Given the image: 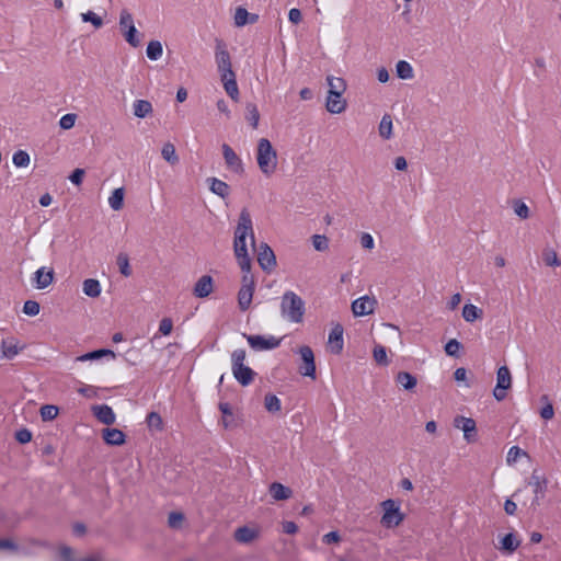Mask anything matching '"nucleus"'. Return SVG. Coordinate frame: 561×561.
<instances>
[{"instance_id":"338daca9","label":"nucleus","mask_w":561,"mask_h":561,"mask_svg":"<svg viewBox=\"0 0 561 561\" xmlns=\"http://www.w3.org/2000/svg\"><path fill=\"white\" fill-rule=\"evenodd\" d=\"M84 175V170L82 169H76L69 176V180L75 185H80L82 183Z\"/></svg>"},{"instance_id":"8fccbe9b","label":"nucleus","mask_w":561,"mask_h":561,"mask_svg":"<svg viewBox=\"0 0 561 561\" xmlns=\"http://www.w3.org/2000/svg\"><path fill=\"white\" fill-rule=\"evenodd\" d=\"M462 345L456 339L449 340L445 345V352L448 356L458 357Z\"/></svg>"},{"instance_id":"5fc2aeb1","label":"nucleus","mask_w":561,"mask_h":561,"mask_svg":"<svg viewBox=\"0 0 561 561\" xmlns=\"http://www.w3.org/2000/svg\"><path fill=\"white\" fill-rule=\"evenodd\" d=\"M146 421L150 428L162 430L163 422L159 413L150 412L147 415Z\"/></svg>"},{"instance_id":"39448f33","label":"nucleus","mask_w":561,"mask_h":561,"mask_svg":"<svg viewBox=\"0 0 561 561\" xmlns=\"http://www.w3.org/2000/svg\"><path fill=\"white\" fill-rule=\"evenodd\" d=\"M381 507L383 514L380 523L383 527L394 528L403 522L404 514L400 511V505L394 500L388 499L381 502Z\"/></svg>"},{"instance_id":"a19ab883","label":"nucleus","mask_w":561,"mask_h":561,"mask_svg":"<svg viewBox=\"0 0 561 561\" xmlns=\"http://www.w3.org/2000/svg\"><path fill=\"white\" fill-rule=\"evenodd\" d=\"M117 265L122 275L125 277H129L131 275V267L129 265V259L127 254L119 253L117 255Z\"/></svg>"},{"instance_id":"680f3d73","label":"nucleus","mask_w":561,"mask_h":561,"mask_svg":"<svg viewBox=\"0 0 561 561\" xmlns=\"http://www.w3.org/2000/svg\"><path fill=\"white\" fill-rule=\"evenodd\" d=\"M15 439L21 444H26L32 439V433L27 428L16 431Z\"/></svg>"},{"instance_id":"f257e3e1","label":"nucleus","mask_w":561,"mask_h":561,"mask_svg":"<svg viewBox=\"0 0 561 561\" xmlns=\"http://www.w3.org/2000/svg\"><path fill=\"white\" fill-rule=\"evenodd\" d=\"M247 238H250L251 245L254 248L255 237L252 218L249 210L243 208L239 215L233 240V251L241 271L251 270V259L247 249Z\"/></svg>"},{"instance_id":"c85d7f7f","label":"nucleus","mask_w":561,"mask_h":561,"mask_svg":"<svg viewBox=\"0 0 561 561\" xmlns=\"http://www.w3.org/2000/svg\"><path fill=\"white\" fill-rule=\"evenodd\" d=\"M82 290L87 296L95 298L101 294V284L98 279L88 278L83 282Z\"/></svg>"},{"instance_id":"20e7f679","label":"nucleus","mask_w":561,"mask_h":561,"mask_svg":"<svg viewBox=\"0 0 561 561\" xmlns=\"http://www.w3.org/2000/svg\"><path fill=\"white\" fill-rule=\"evenodd\" d=\"M245 351L243 348L234 350L231 353V370L234 379L242 386H249L255 376L253 369L247 365Z\"/></svg>"},{"instance_id":"a18cd8bd","label":"nucleus","mask_w":561,"mask_h":561,"mask_svg":"<svg viewBox=\"0 0 561 561\" xmlns=\"http://www.w3.org/2000/svg\"><path fill=\"white\" fill-rule=\"evenodd\" d=\"M19 354V347L12 341H3L2 343V356L12 359Z\"/></svg>"},{"instance_id":"a211bd4d","label":"nucleus","mask_w":561,"mask_h":561,"mask_svg":"<svg viewBox=\"0 0 561 561\" xmlns=\"http://www.w3.org/2000/svg\"><path fill=\"white\" fill-rule=\"evenodd\" d=\"M93 415L105 425H112L116 421V415L113 409L107 404L92 407Z\"/></svg>"},{"instance_id":"37998d69","label":"nucleus","mask_w":561,"mask_h":561,"mask_svg":"<svg viewBox=\"0 0 561 561\" xmlns=\"http://www.w3.org/2000/svg\"><path fill=\"white\" fill-rule=\"evenodd\" d=\"M234 24L238 27H242L249 24V12L243 7H238L234 13Z\"/></svg>"},{"instance_id":"49530a36","label":"nucleus","mask_w":561,"mask_h":561,"mask_svg":"<svg viewBox=\"0 0 561 561\" xmlns=\"http://www.w3.org/2000/svg\"><path fill=\"white\" fill-rule=\"evenodd\" d=\"M373 355H374V359L377 364L383 365V366L388 365L387 350L385 346L376 345L374 347Z\"/></svg>"},{"instance_id":"13d9d810","label":"nucleus","mask_w":561,"mask_h":561,"mask_svg":"<svg viewBox=\"0 0 561 561\" xmlns=\"http://www.w3.org/2000/svg\"><path fill=\"white\" fill-rule=\"evenodd\" d=\"M241 272H242L241 287L254 289L255 280H254V276L251 274V270L241 271Z\"/></svg>"},{"instance_id":"412c9836","label":"nucleus","mask_w":561,"mask_h":561,"mask_svg":"<svg viewBox=\"0 0 561 561\" xmlns=\"http://www.w3.org/2000/svg\"><path fill=\"white\" fill-rule=\"evenodd\" d=\"M220 80L224 84V89L226 91V93L233 100V101H238L239 100V89H238V84H237V80H236V73H229L227 75H222L220 76Z\"/></svg>"},{"instance_id":"ea45409f","label":"nucleus","mask_w":561,"mask_h":561,"mask_svg":"<svg viewBox=\"0 0 561 561\" xmlns=\"http://www.w3.org/2000/svg\"><path fill=\"white\" fill-rule=\"evenodd\" d=\"M30 161V154L25 150H18L13 153L12 162L16 168H26Z\"/></svg>"},{"instance_id":"0eeeda50","label":"nucleus","mask_w":561,"mask_h":561,"mask_svg":"<svg viewBox=\"0 0 561 561\" xmlns=\"http://www.w3.org/2000/svg\"><path fill=\"white\" fill-rule=\"evenodd\" d=\"M215 61L220 76L233 73L231 57L222 39H216Z\"/></svg>"},{"instance_id":"423d86ee","label":"nucleus","mask_w":561,"mask_h":561,"mask_svg":"<svg viewBox=\"0 0 561 561\" xmlns=\"http://www.w3.org/2000/svg\"><path fill=\"white\" fill-rule=\"evenodd\" d=\"M119 28L123 32L125 41L133 47H138L140 45V38L138 36V31L134 23V18L131 13L123 9L119 13Z\"/></svg>"},{"instance_id":"4d7b16f0","label":"nucleus","mask_w":561,"mask_h":561,"mask_svg":"<svg viewBox=\"0 0 561 561\" xmlns=\"http://www.w3.org/2000/svg\"><path fill=\"white\" fill-rule=\"evenodd\" d=\"M183 520L184 515L180 512H171L169 514L168 524L171 528H180Z\"/></svg>"},{"instance_id":"3c124183","label":"nucleus","mask_w":561,"mask_h":561,"mask_svg":"<svg viewBox=\"0 0 561 561\" xmlns=\"http://www.w3.org/2000/svg\"><path fill=\"white\" fill-rule=\"evenodd\" d=\"M58 415V408L46 404L41 408V416L44 421H51Z\"/></svg>"},{"instance_id":"de8ad7c7","label":"nucleus","mask_w":561,"mask_h":561,"mask_svg":"<svg viewBox=\"0 0 561 561\" xmlns=\"http://www.w3.org/2000/svg\"><path fill=\"white\" fill-rule=\"evenodd\" d=\"M543 261L548 266L557 267L561 265V261L553 249L545 250Z\"/></svg>"},{"instance_id":"5701e85b","label":"nucleus","mask_w":561,"mask_h":561,"mask_svg":"<svg viewBox=\"0 0 561 561\" xmlns=\"http://www.w3.org/2000/svg\"><path fill=\"white\" fill-rule=\"evenodd\" d=\"M270 493L275 501H284L291 496L293 492L288 486L279 482H273L270 485Z\"/></svg>"},{"instance_id":"cd10ccee","label":"nucleus","mask_w":561,"mask_h":561,"mask_svg":"<svg viewBox=\"0 0 561 561\" xmlns=\"http://www.w3.org/2000/svg\"><path fill=\"white\" fill-rule=\"evenodd\" d=\"M396 381L404 389V390H412L416 383L417 380L415 376L408 371H400L398 373L396 377Z\"/></svg>"},{"instance_id":"774afa93","label":"nucleus","mask_w":561,"mask_h":561,"mask_svg":"<svg viewBox=\"0 0 561 561\" xmlns=\"http://www.w3.org/2000/svg\"><path fill=\"white\" fill-rule=\"evenodd\" d=\"M59 554L64 561H76L72 559L73 550L68 546H61L59 548Z\"/></svg>"},{"instance_id":"ddd939ff","label":"nucleus","mask_w":561,"mask_h":561,"mask_svg":"<svg viewBox=\"0 0 561 561\" xmlns=\"http://www.w3.org/2000/svg\"><path fill=\"white\" fill-rule=\"evenodd\" d=\"M55 272L51 267H39L32 277V284L36 289L47 288L54 280Z\"/></svg>"},{"instance_id":"f704fd0d","label":"nucleus","mask_w":561,"mask_h":561,"mask_svg":"<svg viewBox=\"0 0 561 561\" xmlns=\"http://www.w3.org/2000/svg\"><path fill=\"white\" fill-rule=\"evenodd\" d=\"M379 135L383 139H390L392 136V118L389 114H385L379 123Z\"/></svg>"},{"instance_id":"69168bd1","label":"nucleus","mask_w":561,"mask_h":561,"mask_svg":"<svg viewBox=\"0 0 561 561\" xmlns=\"http://www.w3.org/2000/svg\"><path fill=\"white\" fill-rule=\"evenodd\" d=\"M360 244L364 249L371 250L375 247L374 238L368 232H363L360 234Z\"/></svg>"},{"instance_id":"bb28decb","label":"nucleus","mask_w":561,"mask_h":561,"mask_svg":"<svg viewBox=\"0 0 561 561\" xmlns=\"http://www.w3.org/2000/svg\"><path fill=\"white\" fill-rule=\"evenodd\" d=\"M254 289L241 287L238 293V305L241 311H247L252 302Z\"/></svg>"},{"instance_id":"473e14b6","label":"nucleus","mask_w":561,"mask_h":561,"mask_svg":"<svg viewBox=\"0 0 561 561\" xmlns=\"http://www.w3.org/2000/svg\"><path fill=\"white\" fill-rule=\"evenodd\" d=\"M124 188L118 187L112 192V195L108 197V205L113 210H119L124 205Z\"/></svg>"},{"instance_id":"6e6552de","label":"nucleus","mask_w":561,"mask_h":561,"mask_svg":"<svg viewBox=\"0 0 561 561\" xmlns=\"http://www.w3.org/2000/svg\"><path fill=\"white\" fill-rule=\"evenodd\" d=\"M249 345L256 352L275 350L279 346L280 340L273 335L243 334Z\"/></svg>"},{"instance_id":"e433bc0d","label":"nucleus","mask_w":561,"mask_h":561,"mask_svg":"<svg viewBox=\"0 0 561 561\" xmlns=\"http://www.w3.org/2000/svg\"><path fill=\"white\" fill-rule=\"evenodd\" d=\"M163 53L162 44L159 41H151L146 48L147 57L150 60H158Z\"/></svg>"},{"instance_id":"2f4dec72","label":"nucleus","mask_w":561,"mask_h":561,"mask_svg":"<svg viewBox=\"0 0 561 561\" xmlns=\"http://www.w3.org/2000/svg\"><path fill=\"white\" fill-rule=\"evenodd\" d=\"M329 91L328 93H344L346 90V83L344 79L334 77V76H328L327 77Z\"/></svg>"},{"instance_id":"dca6fc26","label":"nucleus","mask_w":561,"mask_h":561,"mask_svg":"<svg viewBox=\"0 0 561 561\" xmlns=\"http://www.w3.org/2000/svg\"><path fill=\"white\" fill-rule=\"evenodd\" d=\"M344 329L341 324H336L332 328L329 333L328 345L330 351L333 354H340L343 351L344 340H343Z\"/></svg>"},{"instance_id":"e2e57ef3","label":"nucleus","mask_w":561,"mask_h":561,"mask_svg":"<svg viewBox=\"0 0 561 561\" xmlns=\"http://www.w3.org/2000/svg\"><path fill=\"white\" fill-rule=\"evenodd\" d=\"M172 328H173L172 320L170 318H163L159 324V333H161L163 335H169L172 331Z\"/></svg>"},{"instance_id":"bf43d9fd","label":"nucleus","mask_w":561,"mask_h":561,"mask_svg":"<svg viewBox=\"0 0 561 561\" xmlns=\"http://www.w3.org/2000/svg\"><path fill=\"white\" fill-rule=\"evenodd\" d=\"M526 455H527L526 451L523 450L522 448H519L518 446H512L508 449L506 460L508 463L515 462L519 457L526 456Z\"/></svg>"},{"instance_id":"f3484780","label":"nucleus","mask_w":561,"mask_h":561,"mask_svg":"<svg viewBox=\"0 0 561 561\" xmlns=\"http://www.w3.org/2000/svg\"><path fill=\"white\" fill-rule=\"evenodd\" d=\"M214 290V280L210 275H203L195 283L193 288V295L197 298H206Z\"/></svg>"},{"instance_id":"f03ea898","label":"nucleus","mask_w":561,"mask_h":561,"mask_svg":"<svg viewBox=\"0 0 561 561\" xmlns=\"http://www.w3.org/2000/svg\"><path fill=\"white\" fill-rule=\"evenodd\" d=\"M306 311L305 301L293 290L283 294L280 300V314L293 323H300Z\"/></svg>"},{"instance_id":"9d476101","label":"nucleus","mask_w":561,"mask_h":561,"mask_svg":"<svg viewBox=\"0 0 561 561\" xmlns=\"http://www.w3.org/2000/svg\"><path fill=\"white\" fill-rule=\"evenodd\" d=\"M257 263L265 272H271L276 266V256L272 248L265 242L259 244Z\"/></svg>"},{"instance_id":"c756f323","label":"nucleus","mask_w":561,"mask_h":561,"mask_svg":"<svg viewBox=\"0 0 561 561\" xmlns=\"http://www.w3.org/2000/svg\"><path fill=\"white\" fill-rule=\"evenodd\" d=\"M496 385L497 388H511L512 376L511 371L506 366H501L496 373Z\"/></svg>"},{"instance_id":"6e6d98bb","label":"nucleus","mask_w":561,"mask_h":561,"mask_svg":"<svg viewBox=\"0 0 561 561\" xmlns=\"http://www.w3.org/2000/svg\"><path fill=\"white\" fill-rule=\"evenodd\" d=\"M77 115L72 113L65 114L59 119V126L61 129L68 130L75 126Z\"/></svg>"},{"instance_id":"7ed1b4c3","label":"nucleus","mask_w":561,"mask_h":561,"mask_svg":"<svg viewBox=\"0 0 561 561\" xmlns=\"http://www.w3.org/2000/svg\"><path fill=\"white\" fill-rule=\"evenodd\" d=\"M256 161L261 172L271 176L277 167V154L267 138H261L257 142Z\"/></svg>"},{"instance_id":"09e8293b","label":"nucleus","mask_w":561,"mask_h":561,"mask_svg":"<svg viewBox=\"0 0 561 561\" xmlns=\"http://www.w3.org/2000/svg\"><path fill=\"white\" fill-rule=\"evenodd\" d=\"M81 20L83 22H90L95 28H100L103 25L102 18L95 14L93 11L81 13Z\"/></svg>"},{"instance_id":"393cba45","label":"nucleus","mask_w":561,"mask_h":561,"mask_svg":"<svg viewBox=\"0 0 561 561\" xmlns=\"http://www.w3.org/2000/svg\"><path fill=\"white\" fill-rule=\"evenodd\" d=\"M208 182L210 183L209 190L217 196L225 198L229 195L230 190L229 185L226 182L217 178H209Z\"/></svg>"},{"instance_id":"a878e982","label":"nucleus","mask_w":561,"mask_h":561,"mask_svg":"<svg viewBox=\"0 0 561 561\" xmlns=\"http://www.w3.org/2000/svg\"><path fill=\"white\" fill-rule=\"evenodd\" d=\"M152 112V105L147 100H136L133 104V113L138 118H145Z\"/></svg>"},{"instance_id":"1a4fd4ad","label":"nucleus","mask_w":561,"mask_h":561,"mask_svg":"<svg viewBox=\"0 0 561 561\" xmlns=\"http://www.w3.org/2000/svg\"><path fill=\"white\" fill-rule=\"evenodd\" d=\"M528 484L534 488L533 504H539L545 499L548 489V479L538 469H534Z\"/></svg>"},{"instance_id":"72a5a7b5","label":"nucleus","mask_w":561,"mask_h":561,"mask_svg":"<svg viewBox=\"0 0 561 561\" xmlns=\"http://www.w3.org/2000/svg\"><path fill=\"white\" fill-rule=\"evenodd\" d=\"M483 312L480 308L472 304H467L462 309V317L467 322H473L482 317Z\"/></svg>"},{"instance_id":"b1692460","label":"nucleus","mask_w":561,"mask_h":561,"mask_svg":"<svg viewBox=\"0 0 561 561\" xmlns=\"http://www.w3.org/2000/svg\"><path fill=\"white\" fill-rule=\"evenodd\" d=\"M259 533L254 528H250L248 526H242L236 529L234 539L238 542L248 543L254 540L257 537Z\"/></svg>"},{"instance_id":"603ef678","label":"nucleus","mask_w":561,"mask_h":561,"mask_svg":"<svg viewBox=\"0 0 561 561\" xmlns=\"http://www.w3.org/2000/svg\"><path fill=\"white\" fill-rule=\"evenodd\" d=\"M41 306L35 300H26L23 305V312L26 316L35 317L39 313Z\"/></svg>"},{"instance_id":"c03bdc74","label":"nucleus","mask_w":561,"mask_h":561,"mask_svg":"<svg viewBox=\"0 0 561 561\" xmlns=\"http://www.w3.org/2000/svg\"><path fill=\"white\" fill-rule=\"evenodd\" d=\"M247 119L249 121L253 128L257 127L260 121V113L256 105L251 103L247 105Z\"/></svg>"},{"instance_id":"4be33fe9","label":"nucleus","mask_w":561,"mask_h":561,"mask_svg":"<svg viewBox=\"0 0 561 561\" xmlns=\"http://www.w3.org/2000/svg\"><path fill=\"white\" fill-rule=\"evenodd\" d=\"M102 357H111L114 359L116 357V354L108 348H100L85 354H82L76 358L77 362H88V360H96Z\"/></svg>"},{"instance_id":"864d4df0","label":"nucleus","mask_w":561,"mask_h":561,"mask_svg":"<svg viewBox=\"0 0 561 561\" xmlns=\"http://www.w3.org/2000/svg\"><path fill=\"white\" fill-rule=\"evenodd\" d=\"M312 245L317 251H325L329 248V240L323 234L312 236Z\"/></svg>"},{"instance_id":"0e129e2a","label":"nucleus","mask_w":561,"mask_h":561,"mask_svg":"<svg viewBox=\"0 0 561 561\" xmlns=\"http://www.w3.org/2000/svg\"><path fill=\"white\" fill-rule=\"evenodd\" d=\"M78 392L87 398H94L98 396V388L90 385H83L78 389Z\"/></svg>"},{"instance_id":"aec40b11","label":"nucleus","mask_w":561,"mask_h":561,"mask_svg":"<svg viewBox=\"0 0 561 561\" xmlns=\"http://www.w3.org/2000/svg\"><path fill=\"white\" fill-rule=\"evenodd\" d=\"M102 437L107 445L121 446L126 440V435L118 428L106 427L102 431Z\"/></svg>"},{"instance_id":"f8f14e48","label":"nucleus","mask_w":561,"mask_h":561,"mask_svg":"<svg viewBox=\"0 0 561 561\" xmlns=\"http://www.w3.org/2000/svg\"><path fill=\"white\" fill-rule=\"evenodd\" d=\"M222 156L226 162V165L229 170L237 174H242L244 171L243 162L240 157L234 152V150L227 144L222 145Z\"/></svg>"},{"instance_id":"58836bf2","label":"nucleus","mask_w":561,"mask_h":561,"mask_svg":"<svg viewBox=\"0 0 561 561\" xmlns=\"http://www.w3.org/2000/svg\"><path fill=\"white\" fill-rule=\"evenodd\" d=\"M218 408L222 413V424L225 428L230 427L233 422V413L230 404L228 402H220Z\"/></svg>"},{"instance_id":"c9c22d12","label":"nucleus","mask_w":561,"mask_h":561,"mask_svg":"<svg viewBox=\"0 0 561 561\" xmlns=\"http://www.w3.org/2000/svg\"><path fill=\"white\" fill-rule=\"evenodd\" d=\"M161 154L162 158L172 165L179 162V156L176 154L175 147L171 142H167L163 145Z\"/></svg>"},{"instance_id":"4468645a","label":"nucleus","mask_w":561,"mask_h":561,"mask_svg":"<svg viewBox=\"0 0 561 561\" xmlns=\"http://www.w3.org/2000/svg\"><path fill=\"white\" fill-rule=\"evenodd\" d=\"M376 300L367 295L355 299L352 302V311L356 317L367 316L374 312Z\"/></svg>"},{"instance_id":"052dcab7","label":"nucleus","mask_w":561,"mask_h":561,"mask_svg":"<svg viewBox=\"0 0 561 561\" xmlns=\"http://www.w3.org/2000/svg\"><path fill=\"white\" fill-rule=\"evenodd\" d=\"M514 211L522 219H527L529 217V208L524 202H516L514 204Z\"/></svg>"},{"instance_id":"9b49d317","label":"nucleus","mask_w":561,"mask_h":561,"mask_svg":"<svg viewBox=\"0 0 561 561\" xmlns=\"http://www.w3.org/2000/svg\"><path fill=\"white\" fill-rule=\"evenodd\" d=\"M302 362L304 366L300 367L299 371L302 376L310 377L312 379L316 378V364H314V355L313 351L310 346L304 345L299 347L298 351Z\"/></svg>"},{"instance_id":"7c9ffc66","label":"nucleus","mask_w":561,"mask_h":561,"mask_svg":"<svg viewBox=\"0 0 561 561\" xmlns=\"http://www.w3.org/2000/svg\"><path fill=\"white\" fill-rule=\"evenodd\" d=\"M396 72L398 78L402 80L412 79L414 76L413 67L405 60H400L396 65Z\"/></svg>"},{"instance_id":"4c0bfd02","label":"nucleus","mask_w":561,"mask_h":561,"mask_svg":"<svg viewBox=\"0 0 561 561\" xmlns=\"http://www.w3.org/2000/svg\"><path fill=\"white\" fill-rule=\"evenodd\" d=\"M520 545V541L513 533L506 534L501 540V548L508 552L515 551Z\"/></svg>"},{"instance_id":"79ce46f5","label":"nucleus","mask_w":561,"mask_h":561,"mask_svg":"<svg viewBox=\"0 0 561 561\" xmlns=\"http://www.w3.org/2000/svg\"><path fill=\"white\" fill-rule=\"evenodd\" d=\"M264 405L268 412H278L282 408L280 400L275 394H267L264 399Z\"/></svg>"},{"instance_id":"2eb2a0df","label":"nucleus","mask_w":561,"mask_h":561,"mask_svg":"<svg viewBox=\"0 0 561 561\" xmlns=\"http://www.w3.org/2000/svg\"><path fill=\"white\" fill-rule=\"evenodd\" d=\"M457 428L463 432V437L468 443L476 440V421L471 417L457 416L454 421Z\"/></svg>"},{"instance_id":"6ab92c4d","label":"nucleus","mask_w":561,"mask_h":561,"mask_svg":"<svg viewBox=\"0 0 561 561\" xmlns=\"http://www.w3.org/2000/svg\"><path fill=\"white\" fill-rule=\"evenodd\" d=\"M343 93H328L325 107L331 114H340L346 108V101L342 98Z\"/></svg>"}]
</instances>
